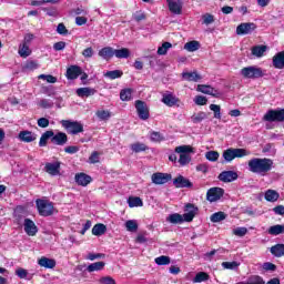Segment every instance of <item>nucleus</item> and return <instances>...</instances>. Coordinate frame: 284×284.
<instances>
[{
	"instance_id": "obj_1",
	"label": "nucleus",
	"mask_w": 284,
	"mask_h": 284,
	"mask_svg": "<svg viewBox=\"0 0 284 284\" xmlns=\"http://www.w3.org/2000/svg\"><path fill=\"white\" fill-rule=\"evenodd\" d=\"M274 165V161L267 158H255L248 161V170L253 174H261V176H265L267 172L272 170Z\"/></svg>"
},
{
	"instance_id": "obj_2",
	"label": "nucleus",
	"mask_w": 284,
	"mask_h": 284,
	"mask_svg": "<svg viewBox=\"0 0 284 284\" xmlns=\"http://www.w3.org/2000/svg\"><path fill=\"white\" fill-rule=\"evenodd\" d=\"M250 155V152L245 149H227L223 152V159L226 163H231L234 159H243V156Z\"/></svg>"
},
{
	"instance_id": "obj_3",
	"label": "nucleus",
	"mask_w": 284,
	"mask_h": 284,
	"mask_svg": "<svg viewBox=\"0 0 284 284\" xmlns=\"http://www.w3.org/2000/svg\"><path fill=\"white\" fill-rule=\"evenodd\" d=\"M60 123L68 134L77 135L83 132V124L79 121L62 120Z\"/></svg>"
},
{
	"instance_id": "obj_4",
	"label": "nucleus",
	"mask_w": 284,
	"mask_h": 284,
	"mask_svg": "<svg viewBox=\"0 0 284 284\" xmlns=\"http://www.w3.org/2000/svg\"><path fill=\"white\" fill-rule=\"evenodd\" d=\"M36 205L40 216H52L54 214V205L48 200H37Z\"/></svg>"
},
{
	"instance_id": "obj_5",
	"label": "nucleus",
	"mask_w": 284,
	"mask_h": 284,
	"mask_svg": "<svg viewBox=\"0 0 284 284\" xmlns=\"http://www.w3.org/2000/svg\"><path fill=\"white\" fill-rule=\"evenodd\" d=\"M240 73L243 79H261L264 77L263 69L254 65L244 67Z\"/></svg>"
},
{
	"instance_id": "obj_6",
	"label": "nucleus",
	"mask_w": 284,
	"mask_h": 284,
	"mask_svg": "<svg viewBox=\"0 0 284 284\" xmlns=\"http://www.w3.org/2000/svg\"><path fill=\"white\" fill-rule=\"evenodd\" d=\"M264 121H268L270 123H283L284 109L268 110L264 115Z\"/></svg>"
},
{
	"instance_id": "obj_7",
	"label": "nucleus",
	"mask_w": 284,
	"mask_h": 284,
	"mask_svg": "<svg viewBox=\"0 0 284 284\" xmlns=\"http://www.w3.org/2000/svg\"><path fill=\"white\" fill-rule=\"evenodd\" d=\"M135 110L139 119H141L142 121H148V119H150V109L148 108V103H145L144 101H135Z\"/></svg>"
},
{
	"instance_id": "obj_8",
	"label": "nucleus",
	"mask_w": 284,
	"mask_h": 284,
	"mask_svg": "<svg viewBox=\"0 0 284 284\" xmlns=\"http://www.w3.org/2000/svg\"><path fill=\"white\" fill-rule=\"evenodd\" d=\"M151 181L154 185H165V183L172 181V174L156 172L151 175Z\"/></svg>"
},
{
	"instance_id": "obj_9",
	"label": "nucleus",
	"mask_w": 284,
	"mask_h": 284,
	"mask_svg": "<svg viewBox=\"0 0 284 284\" xmlns=\"http://www.w3.org/2000/svg\"><path fill=\"white\" fill-rule=\"evenodd\" d=\"M184 221L185 223H192V221H194V216H196V214H199V207H196L194 204L192 203H187L185 205L184 209Z\"/></svg>"
},
{
	"instance_id": "obj_10",
	"label": "nucleus",
	"mask_w": 284,
	"mask_h": 284,
	"mask_svg": "<svg viewBox=\"0 0 284 284\" xmlns=\"http://www.w3.org/2000/svg\"><path fill=\"white\" fill-rule=\"evenodd\" d=\"M44 171L47 174H50V176H59L61 175V162H48L44 165Z\"/></svg>"
},
{
	"instance_id": "obj_11",
	"label": "nucleus",
	"mask_w": 284,
	"mask_h": 284,
	"mask_svg": "<svg viewBox=\"0 0 284 284\" xmlns=\"http://www.w3.org/2000/svg\"><path fill=\"white\" fill-rule=\"evenodd\" d=\"M223 194H225V191L221 187H212L206 193V199L210 201V203H214L222 199Z\"/></svg>"
},
{
	"instance_id": "obj_12",
	"label": "nucleus",
	"mask_w": 284,
	"mask_h": 284,
	"mask_svg": "<svg viewBox=\"0 0 284 284\" xmlns=\"http://www.w3.org/2000/svg\"><path fill=\"white\" fill-rule=\"evenodd\" d=\"M256 30V24L254 22H244L237 26L236 28V34L243 36V34H252Z\"/></svg>"
},
{
	"instance_id": "obj_13",
	"label": "nucleus",
	"mask_w": 284,
	"mask_h": 284,
	"mask_svg": "<svg viewBox=\"0 0 284 284\" xmlns=\"http://www.w3.org/2000/svg\"><path fill=\"white\" fill-rule=\"evenodd\" d=\"M217 179L222 181V183H232V181L239 179V173L234 171H223Z\"/></svg>"
},
{
	"instance_id": "obj_14",
	"label": "nucleus",
	"mask_w": 284,
	"mask_h": 284,
	"mask_svg": "<svg viewBox=\"0 0 284 284\" xmlns=\"http://www.w3.org/2000/svg\"><path fill=\"white\" fill-rule=\"evenodd\" d=\"M169 4V10L173 14H181L183 12V1L182 0H166Z\"/></svg>"
},
{
	"instance_id": "obj_15",
	"label": "nucleus",
	"mask_w": 284,
	"mask_h": 284,
	"mask_svg": "<svg viewBox=\"0 0 284 284\" xmlns=\"http://www.w3.org/2000/svg\"><path fill=\"white\" fill-rule=\"evenodd\" d=\"M24 232L28 236H36L39 229H37V224L32 220L24 219Z\"/></svg>"
},
{
	"instance_id": "obj_16",
	"label": "nucleus",
	"mask_w": 284,
	"mask_h": 284,
	"mask_svg": "<svg viewBox=\"0 0 284 284\" xmlns=\"http://www.w3.org/2000/svg\"><path fill=\"white\" fill-rule=\"evenodd\" d=\"M18 139L23 143H32V141H37V134L32 133V131L24 130L20 131Z\"/></svg>"
},
{
	"instance_id": "obj_17",
	"label": "nucleus",
	"mask_w": 284,
	"mask_h": 284,
	"mask_svg": "<svg viewBox=\"0 0 284 284\" xmlns=\"http://www.w3.org/2000/svg\"><path fill=\"white\" fill-rule=\"evenodd\" d=\"M197 92H202V94H210L211 97H221V92L219 90L212 88L211 85L199 84Z\"/></svg>"
},
{
	"instance_id": "obj_18",
	"label": "nucleus",
	"mask_w": 284,
	"mask_h": 284,
	"mask_svg": "<svg viewBox=\"0 0 284 284\" xmlns=\"http://www.w3.org/2000/svg\"><path fill=\"white\" fill-rule=\"evenodd\" d=\"M51 143H53V145H65V143H68V134L64 132H58L57 134L53 133V136H51Z\"/></svg>"
},
{
	"instance_id": "obj_19",
	"label": "nucleus",
	"mask_w": 284,
	"mask_h": 284,
	"mask_svg": "<svg viewBox=\"0 0 284 284\" xmlns=\"http://www.w3.org/2000/svg\"><path fill=\"white\" fill-rule=\"evenodd\" d=\"M75 183H78V185H82V187H85L92 183V176L85 173H78L75 174Z\"/></svg>"
},
{
	"instance_id": "obj_20",
	"label": "nucleus",
	"mask_w": 284,
	"mask_h": 284,
	"mask_svg": "<svg viewBox=\"0 0 284 284\" xmlns=\"http://www.w3.org/2000/svg\"><path fill=\"white\" fill-rule=\"evenodd\" d=\"M81 74H82L81 67L79 65H71L67 70V79H70V80L79 79Z\"/></svg>"
},
{
	"instance_id": "obj_21",
	"label": "nucleus",
	"mask_w": 284,
	"mask_h": 284,
	"mask_svg": "<svg viewBox=\"0 0 284 284\" xmlns=\"http://www.w3.org/2000/svg\"><path fill=\"white\" fill-rule=\"evenodd\" d=\"M178 102L179 98H176L172 93H165L162 97V103H164V105H168L169 108H173V105H176Z\"/></svg>"
},
{
	"instance_id": "obj_22",
	"label": "nucleus",
	"mask_w": 284,
	"mask_h": 284,
	"mask_svg": "<svg viewBox=\"0 0 284 284\" xmlns=\"http://www.w3.org/2000/svg\"><path fill=\"white\" fill-rule=\"evenodd\" d=\"M173 185L175 187H192V182H190L185 176L179 175L173 180Z\"/></svg>"
},
{
	"instance_id": "obj_23",
	"label": "nucleus",
	"mask_w": 284,
	"mask_h": 284,
	"mask_svg": "<svg viewBox=\"0 0 284 284\" xmlns=\"http://www.w3.org/2000/svg\"><path fill=\"white\" fill-rule=\"evenodd\" d=\"M99 57L104 59V61H110L112 57H114V48L112 47H104L98 52Z\"/></svg>"
},
{
	"instance_id": "obj_24",
	"label": "nucleus",
	"mask_w": 284,
	"mask_h": 284,
	"mask_svg": "<svg viewBox=\"0 0 284 284\" xmlns=\"http://www.w3.org/2000/svg\"><path fill=\"white\" fill-rule=\"evenodd\" d=\"M38 264L40 265V267H45L47 270H54V267H57V261L48 257H41L38 261Z\"/></svg>"
},
{
	"instance_id": "obj_25",
	"label": "nucleus",
	"mask_w": 284,
	"mask_h": 284,
	"mask_svg": "<svg viewBox=\"0 0 284 284\" xmlns=\"http://www.w3.org/2000/svg\"><path fill=\"white\" fill-rule=\"evenodd\" d=\"M166 221L173 225H181V223H185V217L179 213H173L166 217Z\"/></svg>"
},
{
	"instance_id": "obj_26",
	"label": "nucleus",
	"mask_w": 284,
	"mask_h": 284,
	"mask_svg": "<svg viewBox=\"0 0 284 284\" xmlns=\"http://www.w3.org/2000/svg\"><path fill=\"white\" fill-rule=\"evenodd\" d=\"M273 65L277 70H283V68H284V50L282 52L276 53L273 57Z\"/></svg>"
},
{
	"instance_id": "obj_27",
	"label": "nucleus",
	"mask_w": 284,
	"mask_h": 284,
	"mask_svg": "<svg viewBox=\"0 0 284 284\" xmlns=\"http://www.w3.org/2000/svg\"><path fill=\"white\" fill-rule=\"evenodd\" d=\"M77 94L78 97H80L81 99L85 98V97H94V94H97V90L92 89V88H79L77 89Z\"/></svg>"
},
{
	"instance_id": "obj_28",
	"label": "nucleus",
	"mask_w": 284,
	"mask_h": 284,
	"mask_svg": "<svg viewBox=\"0 0 284 284\" xmlns=\"http://www.w3.org/2000/svg\"><path fill=\"white\" fill-rule=\"evenodd\" d=\"M270 252L275 258L284 256V244H275L270 248Z\"/></svg>"
},
{
	"instance_id": "obj_29",
	"label": "nucleus",
	"mask_w": 284,
	"mask_h": 284,
	"mask_svg": "<svg viewBox=\"0 0 284 284\" xmlns=\"http://www.w3.org/2000/svg\"><path fill=\"white\" fill-rule=\"evenodd\" d=\"M280 196L281 195L275 190H267L264 195L265 200L268 201V203H276Z\"/></svg>"
},
{
	"instance_id": "obj_30",
	"label": "nucleus",
	"mask_w": 284,
	"mask_h": 284,
	"mask_svg": "<svg viewBox=\"0 0 284 284\" xmlns=\"http://www.w3.org/2000/svg\"><path fill=\"white\" fill-rule=\"evenodd\" d=\"M182 79H184V81H193V82H197L201 81V75L196 73V71L194 72H183L182 73Z\"/></svg>"
},
{
	"instance_id": "obj_31",
	"label": "nucleus",
	"mask_w": 284,
	"mask_h": 284,
	"mask_svg": "<svg viewBox=\"0 0 284 284\" xmlns=\"http://www.w3.org/2000/svg\"><path fill=\"white\" fill-rule=\"evenodd\" d=\"M105 232H108V227L105 226V224L99 223V224H95L92 229L93 236H103Z\"/></svg>"
},
{
	"instance_id": "obj_32",
	"label": "nucleus",
	"mask_w": 284,
	"mask_h": 284,
	"mask_svg": "<svg viewBox=\"0 0 284 284\" xmlns=\"http://www.w3.org/2000/svg\"><path fill=\"white\" fill-rule=\"evenodd\" d=\"M113 57H116V59H128L130 57V49H114Z\"/></svg>"
},
{
	"instance_id": "obj_33",
	"label": "nucleus",
	"mask_w": 284,
	"mask_h": 284,
	"mask_svg": "<svg viewBox=\"0 0 284 284\" xmlns=\"http://www.w3.org/2000/svg\"><path fill=\"white\" fill-rule=\"evenodd\" d=\"M199 48H201V43L196 40L186 42L184 44V50H186V52H196V50H199Z\"/></svg>"
},
{
	"instance_id": "obj_34",
	"label": "nucleus",
	"mask_w": 284,
	"mask_h": 284,
	"mask_svg": "<svg viewBox=\"0 0 284 284\" xmlns=\"http://www.w3.org/2000/svg\"><path fill=\"white\" fill-rule=\"evenodd\" d=\"M52 136H54V131L44 132L40 138V148H45L48 145V139H52Z\"/></svg>"
},
{
	"instance_id": "obj_35",
	"label": "nucleus",
	"mask_w": 284,
	"mask_h": 284,
	"mask_svg": "<svg viewBox=\"0 0 284 284\" xmlns=\"http://www.w3.org/2000/svg\"><path fill=\"white\" fill-rule=\"evenodd\" d=\"M268 234L271 236H278V234H284V225L283 224H276L268 229Z\"/></svg>"
},
{
	"instance_id": "obj_36",
	"label": "nucleus",
	"mask_w": 284,
	"mask_h": 284,
	"mask_svg": "<svg viewBox=\"0 0 284 284\" xmlns=\"http://www.w3.org/2000/svg\"><path fill=\"white\" fill-rule=\"evenodd\" d=\"M266 51H267L266 45H255L252 48L253 57H257V58L263 57V54H265Z\"/></svg>"
},
{
	"instance_id": "obj_37",
	"label": "nucleus",
	"mask_w": 284,
	"mask_h": 284,
	"mask_svg": "<svg viewBox=\"0 0 284 284\" xmlns=\"http://www.w3.org/2000/svg\"><path fill=\"white\" fill-rule=\"evenodd\" d=\"M103 267H105V262H95L90 264L87 270L88 272H100Z\"/></svg>"
},
{
	"instance_id": "obj_38",
	"label": "nucleus",
	"mask_w": 284,
	"mask_h": 284,
	"mask_svg": "<svg viewBox=\"0 0 284 284\" xmlns=\"http://www.w3.org/2000/svg\"><path fill=\"white\" fill-rule=\"evenodd\" d=\"M18 52H19L20 57L26 59L27 57H30L32 51H30V47H28V44L24 42V43L20 44Z\"/></svg>"
},
{
	"instance_id": "obj_39",
	"label": "nucleus",
	"mask_w": 284,
	"mask_h": 284,
	"mask_svg": "<svg viewBox=\"0 0 284 284\" xmlns=\"http://www.w3.org/2000/svg\"><path fill=\"white\" fill-rule=\"evenodd\" d=\"M104 77L111 80L121 79L123 77V71L121 70L108 71L106 73H104Z\"/></svg>"
},
{
	"instance_id": "obj_40",
	"label": "nucleus",
	"mask_w": 284,
	"mask_h": 284,
	"mask_svg": "<svg viewBox=\"0 0 284 284\" xmlns=\"http://www.w3.org/2000/svg\"><path fill=\"white\" fill-rule=\"evenodd\" d=\"M129 207H143V200L141 197H129Z\"/></svg>"
},
{
	"instance_id": "obj_41",
	"label": "nucleus",
	"mask_w": 284,
	"mask_h": 284,
	"mask_svg": "<svg viewBox=\"0 0 284 284\" xmlns=\"http://www.w3.org/2000/svg\"><path fill=\"white\" fill-rule=\"evenodd\" d=\"M175 152L178 154H192L194 152V149L190 145H180L175 148Z\"/></svg>"
},
{
	"instance_id": "obj_42",
	"label": "nucleus",
	"mask_w": 284,
	"mask_h": 284,
	"mask_svg": "<svg viewBox=\"0 0 284 284\" xmlns=\"http://www.w3.org/2000/svg\"><path fill=\"white\" fill-rule=\"evenodd\" d=\"M226 215L224 212H216L211 215V222L212 223H221V221H225Z\"/></svg>"
},
{
	"instance_id": "obj_43",
	"label": "nucleus",
	"mask_w": 284,
	"mask_h": 284,
	"mask_svg": "<svg viewBox=\"0 0 284 284\" xmlns=\"http://www.w3.org/2000/svg\"><path fill=\"white\" fill-rule=\"evenodd\" d=\"M205 281H210V275L205 272H200L193 278V283H203Z\"/></svg>"
},
{
	"instance_id": "obj_44",
	"label": "nucleus",
	"mask_w": 284,
	"mask_h": 284,
	"mask_svg": "<svg viewBox=\"0 0 284 284\" xmlns=\"http://www.w3.org/2000/svg\"><path fill=\"white\" fill-rule=\"evenodd\" d=\"M236 284H265V281L263 280V277L254 275L250 278L248 282H239Z\"/></svg>"
},
{
	"instance_id": "obj_45",
	"label": "nucleus",
	"mask_w": 284,
	"mask_h": 284,
	"mask_svg": "<svg viewBox=\"0 0 284 284\" xmlns=\"http://www.w3.org/2000/svg\"><path fill=\"white\" fill-rule=\"evenodd\" d=\"M121 101H131L132 100V89H124L120 92Z\"/></svg>"
},
{
	"instance_id": "obj_46",
	"label": "nucleus",
	"mask_w": 284,
	"mask_h": 284,
	"mask_svg": "<svg viewBox=\"0 0 284 284\" xmlns=\"http://www.w3.org/2000/svg\"><path fill=\"white\" fill-rule=\"evenodd\" d=\"M204 119H207V114L205 112H199L191 116L193 123H201V121H204Z\"/></svg>"
},
{
	"instance_id": "obj_47",
	"label": "nucleus",
	"mask_w": 284,
	"mask_h": 284,
	"mask_svg": "<svg viewBox=\"0 0 284 284\" xmlns=\"http://www.w3.org/2000/svg\"><path fill=\"white\" fill-rule=\"evenodd\" d=\"M131 150L135 153L145 152V150H148V146L144 143L136 142L134 144H131Z\"/></svg>"
},
{
	"instance_id": "obj_48",
	"label": "nucleus",
	"mask_w": 284,
	"mask_h": 284,
	"mask_svg": "<svg viewBox=\"0 0 284 284\" xmlns=\"http://www.w3.org/2000/svg\"><path fill=\"white\" fill-rule=\"evenodd\" d=\"M219 156H220V154L217 151H207L205 153V159L207 161H211L212 163H215V161H219Z\"/></svg>"
},
{
	"instance_id": "obj_49",
	"label": "nucleus",
	"mask_w": 284,
	"mask_h": 284,
	"mask_svg": "<svg viewBox=\"0 0 284 284\" xmlns=\"http://www.w3.org/2000/svg\"><path fill=\"white\" fill-rule=\"evenodd\" d=\"M170 48H172V43L164 42L161 47H159L158 54H160L161 57L168 54V51L170 50Z\"/></svg>"
},
{
	"instance_id": "obj_50",
	"label": "nucleus",
	"mask_w": 284,
	"mask_h": 284,
	"mask_svg": "<svg viewBox=\"0 0 284 284\" xmlns=\"http://www.w3.org/2000/svg\"><path fill=\"white\" fill-rule=\"evenodd\" d=\"M125 227L128 232H136V230H139V224H136V221L134 220H129L125 222Z\"/></svg>"
},
{
	"instance_id": "obj_51",
	"label": "nucleus",
	"mask_w": 284,
	"mask_h": 284,
	"mask_svg": "<svg viewBox=\"0 0 284 284\" xmlns=\"http://www.w3.org/2000/svg\"><path fill=\"white\" fill-rule=\"evenodd\" d=\"M95 115L98 119H100V121H108V119L111 116L110 111L105 110L97 111Z\"/></svg>"
},
{
	"instance_id": "obj_52",
	"label": "nucleus",
	"mask_w": 284,
	"mask_h": 284,
	"mask_svg": "<svg viewBox=\"0 0 284 284\" xmlns=\"http://www.w3.org/2000/svg\"><path fill=\"white\" fill-rule=\"evenodd\" d=\"M38 79H41L42 81H47V83H57V77L52 74H40Z\"/></svg>"
},
{
	"instance_id": "obj_53",
	"label": "nucleus",
	"mask_w": 284,
	"mask_h": 284,
	"mask_svg": "<svg viewBox=\"0 0 284 284\" xmlns=\"http://www.w3.org/2000/svg\"><path fill=\"white\" fill-rule=\"evenodd\" d=\"M156 265H170V256L161 255L155 258Z\"/></svg>"
},
{
	"instance_id": "obj_54",
	"label": "nucleus",
	"mask_w": 284,
	"mask_h": 284,
	"mask_svg": "<svg viewBox=\"0 0 284 284\" xmlns=\"http://www.w3.org/2000/svg\"><path fill=\"white\" fill-rule=\"evenodd\" d=\"M190 161H192V156H190V154H180V159H179V163L180 165H187V163H190Z\"/></svg>"
},
{
	"instance_id": "obj_55",
	"label": "nucleus",
	"mask_w": 284,
	"mask_h": 284,
	"mask_svg": "<svg viewBox=\"0 0 284 284\" xmlns=\"http://www.w3.org/2000/svg\"><path fill=\"white\" fill-rule=\"evenodd\" d=\"M38 105H40V108L50 109L54 103L51 100L42 99L39 101Z\"/></svg>"
},
{
	"instance_id": "obj_56",
	"label": "nucleus",
	"mask_w": 284,
	"mask_h": 284,
	"mask_svg": "<svg viewBox=\"0 0 284 284\" xmlns=\"http://www.w3.org/2000/svg\"><path fill=\"white\" fill-rule=\"evenodd\" d=\"M210 110H212V112H214L215 119H221V106L219 104H211Z\"/></svg>"
},
{
	"instance_id": "obj_57",
	"label": "nucleus",
	"mask_w": 284,
	"mask_h": 284,
	"mask_svg": "<svg viewBox=\"0 0 284 284\" xmlns=\"http://www.w3.org/2000/svg\"><path fill=\"white\" fill-rule=\"evenodd\" d=\"M222 267H224V270H236V267H239V263L237 262H223Z\"/></svg>"
},
{
	"instance_id": "obj_58",
	"label": "nucleus",
	"mask_w": 284,
	"mask_h": 284,
	"mask_svg": "<svg viewBox=\"0 0 284 284\" xmlns=\"http://www.w3.org/2000/svg\"><path fill=\"white\" fill-rule=\"evenodd\" d=\"M202 19L205 26H210L211 23H214V16L210 13H205L204 16H202Z\"/></svg>"
},
{
	"instance_id": "obj_59",
	"label": "nucleus",
	"mask_w": 284,
	"mask_h": 284,
	"mask_svg": "<svg viewBox=\"0 0 284 284\" xmlns=\"http://www.w3.org/2000/svg\"><path fill=\"white\" fill-rule=\"evenodd\" d=\"M235 236H245L247 234V227H236L233 230Z\"/></svg>"
},
{
	"instance_id": "obj_60",
	"label": "nucleus",
	"mask_w": 284,
	"mask_h": 284,
	"mask_svg": "<svg viewBox=\"0 0 284 284\" xmlns=\"http://www.w3.org/2000/svg\"><path fill=\"white\" fill-rule=\"evenodd\" d=\"M164 138L160 132L153 131L151 132V141L161 142Z\"/></svg>"
},
{
	"instance_id": "obj_61",
	"label": "nucleus",
	"mask_w": 284,
	"mask_h": 284,
	"mask_svg": "<svg viewBox=\"0 0 284 284\" xmlns=\"http://www.w3.org/2000/svg\"><path fill=\"white\" fill-rule=\"evenodd\" d=\"M196 105H206L207 104V98L203 97V95H197L194 99Z\"/></svg>"
},
{
	"instance_id": "obj_62",
	"label": "nucleus",
	"mask_w": 284,
	"mask_h": 284,
	"mask_svg": "<svg viewBox=\"0 0 284 284\" xmlns=\"http://www.w3.org/2000/svg\"><path fill=\"white\" fill-rule=\"evenodd\" d=\"M16 274H17V276H18L19 278H28V280H30V277H28V271L24 270V268H18V270L16 271Z\"/></svg>"
},
{
	"instance_id": "obj_63",
	"label": "nucleus",
	"mask_w": 284,
	"mask_h": 284,
	"mask_svg": "<svg viewBox=\"0 0 284 284\" xmlns=\"http://www.w3.org/2000/svg\"><path fill=\"white\" fill-rule=\"evenodd\" d=\"M99 156H100V153L97 152V151H94V152L90 155V158H89V163H92V164L99 163Z\"/></svg>"
},
{
	"instance_id": "obj_64",
	"label": "nucleus",
	"mask_w": 284,
	"mask_h": 284,
	"mask_svg": "<svg viewBox=\"0 0 284 284\" xmlns=\"http://www.w3.org/2000/svg\"><path fill=\"white\" fill-rule=\"evenodd\" d=\"M100 283L101 284H116L114 278H112L110 276H105V277L100 278Z\"/></svg>"
}]
</instances>
